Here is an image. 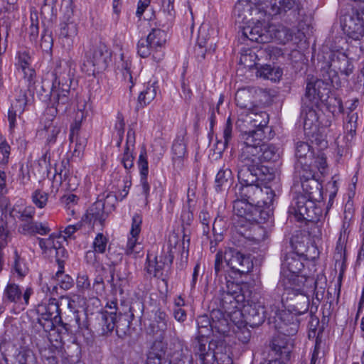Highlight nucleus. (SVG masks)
Here are the masks:
<instances>
[{
	"label": "nucleus",
	"mask_w": 364,
	"mask_h": 364,
	"mask_svg": "<svg viewBox=\"0 0 364 364\" xmlns=\"http://www.w3.org/2000/svg\"><path fill=\"white\" fill-rule=\"evenodd\" d=\"M75 65L72 60H59L52 73L53 77L50 91L51 107L46 110L43 122V128L41 134H43L48 145L56 142L61 127L59 120L54 114H64L71 105L73 94L70 85Z\"/></svg>",
	"instance_id": "f257e3e1"
},
{
	"label": "nucleus",
	"mask_w": 364,
	"mask_h": 364,
	"mask_svg": "<svg viewBox=\"0 0 364 364\" xmlns=\"http://www.w3.org/2000/svg\"><path fill=\"white\" fill-rule=\"evenodd\" d=\"M316 282L314 277H296L284 280V286H277L274 299L284 296V301H290L288 309L298 316L307 312L309 307V294L314 293Z\"/></svg>",
	"instance_id": "f03ea898"
},
{
	"label": "nucleus",
	"mask_w": 364,
	"mask_h": 364,
	"mask_svg": "<svg viewBox=\"0 0 364 364\" xmlns=\"http://www.w3.org/2000/svg\"><path fill=\"white\" fill-rule=\"evenodd\" d=\"M329 89L328 84L322 80L316 79L307 83L306 93L302 99L305 105L302 111L304 116V129L307 134L317 131L318 127V117L314 107L319 101H325L328 98Z\"/></svg>",
	"instance_id": "7ed1b4c3"
},
{
	"label": "nucleus",
	"mask_w": 364,
	"mask_h": 364,
	"mask_svg": "<svg viewBox=\"0 0 364 364\" xmlns=\"http://www.w3.org/2000/svg\"><path fill=\"white\" fill-rule=\"evenodd\" d=\"M252 25L250 24L243 28L242 36L251 41L265 43L275 38L282 43L290 40L291 33L290 30L283 26L277 28L269 25V17L257 15V17L251 18Z\"/></svg>",
	"instance_id": "20e7f679"
},
{
	"label": "nucleus",
	"mask_w": 364,
	"mask_h": 364,
	"mask_svg": "<svg viewBox=\"0 0 364 364\" xmlns=\"http://www.w3.org/2000/svg\"><path fill=\"white\" fill-rule=\"evenodd\" d=\"M264 134L259 131H250L245 135L244 143L240 150L244 153L245 162L251 159L257 160V164L264 166L262 162L276 161L279 159V149L272 144L262 142Z\"/></svg>",
	"instance_id": "39448f33"
},
{
	"label": "nucleus",
	"mask_w": 364,
	"mask_h": 364,
	"mask_svg": "<svg viewBox=\"0 0 364 364\" xmlns=\"http://www.w3.org/2000/svg\"><path fill=\"white\" fill-rule=\"evenodd\" d=\"M228 267L232 272L240 275L249 273L253 268L251 257L233 248H229L224 252L219 251L215 255V273L218 276Z\"/></svg>",
	"instance_id": "423d86ee"
},
{
	"label": "nucleus",
	"mask_w": 364,
	"mask_h": 364,
	"mask_svg": "<svg viewBox=\"0 0 364 364\" xmlns=\"http://www.w3.org/2000/svg\"><path fill=\"white\" fill-rule=\"evenodd\" d=\"M284 303V296H282L280 299H274V303L269 304L270 317L275 328L280 333L287 336H294L299 328L298 315L294 314L291 310L282 309Z\"/></svg>",
	"instance_id": "0eeeda50"
},
{
	"label": "nucleus",
	"mask_w": 364,
	"mask_h": 364,
	"mask_svg": "<svg viewBox=\"0 0 364 364\" xmlns=\"http://www.w3.org/2000/svg\"><path fill=\"white\" fill-rule=\"evenodd\" d=\"M36 312L38 315V323L46 331L53 329L55 324L61 326L68 331V324L62 320L59 304L56 299H44L36 306Z\"/></svg>",
	"instance_id": "6e6552de"
},
{
	"label": "nucleus",
	"mask_w": 364,
	"mask_h": 364,
	"mask_svg": "<svg viewBox=\"0 0 364 364\" xmlns=\"http://www.w3.org/2000/svg\"><path fill=\"white\" fill-rule=\"evenodd\" d=\"M237 197L250 203L259 210L269 208L273 203L275 193L269 186L263 188L258 183L245 186H239Z\"/></svg>",
	"instance_id": "1a4fd4ad"
},
{
	"label": "nucleus",
	"mask_w": 364,
	"mask_h": 364,
	"mask_svg": "<svg viewBox=\"0 0 364 364\" xmlns=\"http://www.w3.org/2000/svg\"><path fill=\"white\" fill-rule=\"evenodd\" d=\"M244 153L240 150L237 159V178L240 182V186H250L257 183L259 181V177L268 171L267 166H259L257 164V160L251 159V162H245L243 159Z\"/></svg>",
	"instance_id": "9d476101"
},
{
	"label": "nucleus",
	"mask_w": 364,
	"mask_h": 364,
	"mask_svg": "<svg viewBox=\"0 0 364 364\" xmlns=\"http://www.w3.org/2000/svg\"><path fill=\"white\" fill-rule=\"evenodd\" d=\"M0 350L6 364H36V358L31 350L25 348L17 349L11 342L2 341Z\"/></svg>",
	"instance_id": "9b49d317"
},
{
	"label": "nucleus",
	"mask_w": 364,
	"mask_h": 364,
	"mask_svg": "<svg viewBox=\"0 0 364 364\" xmlns=\"http://www.w3.org/2000/svg\"><path fill=\"white\" fill-rule=\"evenodd\" d=\"M218 340L210 338L207 336H198L195 346L196 355L198 356L201 361V364H212L214 361H218Z\"/></svg>",
	"instance_id": "f8f14e48"
},
{
	"label": "nucleus",
	"mask_w": 364,
	"mask_h": 364,
	"mask_svg": "<svg viewBox=\"0 0 364 364\" xmlns=\"http://www.w3.org/2000/svg\"><path fill=\"white\" fill-rule=\"evenodd\" d=\"M304 263L301 260V256L294 252L287 253L283 258L282 262V278L277 286H284V280L296 277H306L300 275V272L304 268Z\"/></svg>",
	"instance_id": "ddd939ff"
},
{
	"label": "nucleus",
	"mask_w": 364,
	"mask_h": 364,
	"mask_svg": "<svg viewBox=\"0 0 364 364\" xmlns=\"http://www.w3.org/2000/svg\"><path fill=\"white\" fill-rule=\"evenodd\" d=\"M270 314L271 311H267L264 304L259 301H248L243 306L241 311V316H244L246 322L252 327L261 325L267 317L269 320L272 319Z\"/></svg>",
	"instance_id": "4468645a"
},
{
	"label": "nucleus",
	"mask_w": 364,
	"mask_h": 364,
	"mask_svg": "<svg viewBox=\"0 0 364 364\" xmlns=\"http://www.w3.org/2000/svg\"><path fill=\"white\" fill-rule=\"evenodd\" d=\"M315 204L306 196L299 195L294 198L289 208V213L294 216L298 221L312 220L314 219Z\"/></svg>",
	"instance_id": "2eb2a0df"
},
{
	"label": "nucleus",
	"mask_w": 364,
	"mask_h": 364,
	"mask_svg": "<svg viewBox=\"0 0 364 364\" xmlns=\"http://www.w3.org/2000/svg\"><path fill=\"white\" fill-rule=\"evenodd\" d=\"M259 9L269 17L285 13L298 6V0H258Z\"/></svg>",
	"instance_id": "dca6fc26"
},
{
	"label": "nucleus",
	"mask_w": 364,
	"mask_h": 364,
	"mask_svg": "<svg viewBox=\"0 0 364 364\" xmlns=\"http://www.w3.org/2000/svg\"><path fill=\"white\" fill-rule=\"evenodd\" d=\"M342 30L346 36L355 41H358L364 36V25L358 16L352 14L343 15L341 18Z\"/></svg>",
	"instance_id": "f3484780"
},
{
	"label": "nucleus",
	"mask_w": 364,
	"mask_h": 364,
	"mask_svg": "<svg viewBox=\"0 0 364 364\" xmlns=\"http://www.w3.org/2000/svg\"><path fill=\"white\" fill-rule=\"evenodd\" d=\"M33 293L32 288L27 287L23 291L19 285L9 282L4 291V299L17 304L28 305L31 295Z\"/></svg>",
	"instance_id": "a211bd4d"
},
{
	"label": "nucleus",
	"mask_w": 364,
	"mask_h": 364,
	"mask_svg": "<svg viewBox=\"0 0 364 364\" xmlns=\"http://www.w3.org/2000/svg\"><path fill=\"white\" fill-rule=\"evenodd\" d=\"M233 212L238 217L243 218L247 221H257L258 217L262 218L263 210H259L250 203L237 197L233 202Z\"/></svg>",
	"instance_id": "6ab92c4d"
},
{
	"label": "nucleus",
	"mask_w": 364,
	"mask_h": 364,
	"mask_svg": "<svg viewBox=\"0 0 364 364\" xmlns=\"http://www.w3.org/2000/svg\"><path fill=\"white\" fill-rule=\"evenodd\" d=\"M110 58V54L107 50L106 47L103 45L99 46L90 48L85 53L86 62L83 65H92L97 67L98 69H105L108 63Z\"/></svg>",
	"instance_id": "aec40b11"
},
{
	"label": "nucleus",
	"mask_w": 364,
	"mask_h": 364,
	"mask_svg": "<svg viewBox=\"0 0 364 364\" xmlns=\"http://www.w3.org/2000/svg\"><path fill=\"white\" fill-rule=\"evenodd\" d=\"M245 124L247 129L245 131L243 134V139L245 135L250 131H262V128L265 127L269 122V115L265 112H255L253 109L246 114L244 117L240 119Z\"/></svg>",
	"instance_id": "412c9836"
},
{
	"label": "nucleus",
	"mask_w": 364,
	"mask_h": 364,
	"mask_svg": "<svg viewBox=\"0 0 364 364\" xmlns=\"http://www.w3.org/2000/svg\"><path fill=\"white\" fill-rule=\"evenodd\" d=\"M258 0L252 1L240 0L234 8V15L241 19L242 22L250 21L251 16L257 17V15L264 16L263 9H259Z\"/></svg>",
	"instance_id": "4be33fe9"
},
{
	"label": "nucleus",
	"mask_w": 364,
	"mask_h": 364,
	"mask_svg": "<svg viewBox=\"0 0 364 364\" xmlns=\"http://www.w3.org/2000/svg\"><path fill=\"white\" fill-rule=\"evenodd\" d=\"M330 68L346 77L353 73L354 66L346 53L336 51L331 55Z\"/></svg>",
	"instance_id": "5701e85b"
},
{
	"label": "nucleus",
	"mask_w": 364,
	"mask_h": 364,
	"mask_svg": "<svg viewBox=\"0 0 364 364\" xmlns=\"http://www.w3.org/2000/svg\"><path fill=\"white\" fill-rule=\"evenodd\" d=\"M81 123L74 122L70 126V133L69 136L70 142H75L73 156L77 159L82 156L84 149L87 143L86 135L81 132Z\"/></svg>",
	"instance_id": "b1692460"
},
{
	"label": "nucleus",
	"mask_w": 364,
	"mask_h": 364,
	"mask_svg": "<svg viewBox=\"0 0 364 364\" xmlns=\"http://www.w3.org/2000/svg\"><path fill=\"white\" fill-rule=\"evenodd\" d=\"M16 66L18 70H21L23 77L28 81H31L35 77V70L31 67V55L30 51L26 48L19 50L16 55Z\"/></svg>",
	"instance_id": "393cba45"
},
{
	"label": "nucleus",
	"mask_w": 364,
	"mask_h": 364,
	"mask_svg": "<svg viewBox=\"0 0 364 364\" xmlns=\"http://www.w3.org/2000/svg\"><path fill=\"white\" fill-rule=\"evenodd\" d=\"M243 300L244 296L242 294H221V306L231 320L232 314L236 318L241 316V311L239 310L238 306Z\"/></svg>",
	"instance_id": "a878e982"
},
{
	"label": "nucleus",
	"mask_w": 364,
	"mask_h": 364,
	"mask_svg": "<svg viewBox=\"0 0 364 364\" xmlns=\"http://www.w3.org/2000/svg\"><path fill=\"white\" fill-rule=\"evenodd\" d=\"M72 12L69 11L67 16L65 17V21L60 24V36L61 38L66 41L68 46L73 43V39L77 35V24L71 17Z\"/></svg>",
	"instance_id": "bb28decb"
},
{
	"label": "nucleus",
	"mask_w": 364,
	"mask_h": 364,
	"mask_svg": "<svg viewBox=\"0 0 364 364\" xmlns=\"http://www.w3.org/2000/svg\"><path fill=\"white\" fill-rule=\"evenodd\" d=\"M138 166L140 171V184L142 190V193L144 195L145 198L147 199V198L149 196L150 186L147 180L149 166L146 151L144 149L141 151L138 160Z\"/></svg>",
	"instance_id": "cd10ccee"
},
{
	"label": "nucleus",
	"mask_w": 364,
	"mask_h": 364,
	"mask_svg": "<svg viewBox=\"0 0 364 364\" xmlns=\"http://www.w3.org/2000/svg\"><path fill=\"white\" fill-rule=\"evenodd\" d=\"M109 214L108 210H105V203L99 200L94 203L90 208L87 210L86 217L94 223L99 222L101 225L103 224Z\"/></svg>",
	"instance_id": "c85d7f7f"
},
{
	"label": "nucleus",
	"mask_w": 364,
	"mask_h": 364,
	"mask_svg": "<svg viewBox=\"0 0 364 364\" xmlns=\"http://www.w3.org/2000/svg\"><path fill=\"white\" fill-rule=\"evenodd\" d=\"M255 66L257 69V76L274 82L279 81L283 75V71L279 67L267 64L262 65L258 63H255Z\"/></svg>",
	"instance_id": "c756f323"
},
{
	"label": "nucleus",
	"mask_w": 364,
	"mask_h": 364,
	"mask_svg": "<svg viewBox=\"0 0 364 364\" xmlns=\"http://www.w3.org/2000/svg\"><path fill=\"white\" fill-rule=\"evenodd\" d=\"M295 156L301 166L310 167L312 164L313 152L307 142L298 141L296 144Z\"/></svg>",
	"instance_id": "7c9ffc66"
},
{
	"label": "nucleus",
	"mask_w": 364,
	"mask_h": 364,
	"mask_svg": "<svg viewBox=\"0 0 364 364\" xmlns=\"http://www.w3.org/2000/svg\"><path fill=\"white\" fill-rule=\"evenodd\" d=\"M253 88H244L237 90L235 94V102L238 107L247 109L248 112L254 109Z\"/></svg>",
	"instance_id": "2f4dec72"
},
{
	"label": "nucleus",
	"mask_w": 364,
	"mask_h": 364,
	"mask_svg": "<svg viewBox=\"0 0 364 364\" xmlns=\"http://www.w3.org/2000/svg\"><path fill=\"white\" fill-rule=\"evenodd\" d=\"M121 60L122 62L120 67L122 74V80L131 91L135 84L137 75L134 73L132 70V63L129 58L126 59L125 57L122 55Z\"/></svg>",
	"instance_id": "473e14b6"
},
{
	"label": "nucleus",
	"mask_w": 364,
	"mask_h": 364,
	"mask_svg": "<svg viewBox=\"0 0 364 364\" xmlns=\"http://www.w3.org/2000/svg\"><path fill=\"white\" fill-rule=\"evenodd\" d=\"M168 316L164 311H158L155 314L154 319L149 324L150 333L154 335L159 334L162 336L168 327Z\"/></svg>",
	"instance_id": "72a5a7b5"
},
{
	"label": "nucleus",
	"mask_w": 364,
	"mask_h": 364,
	"mask_svg": "<svg viewBox=\"0 0 364 364\" xmlns=\"http://www.w3.org/2000/svg\"><path fill=\"white\" fill-rule=\"evenodd\" d=\"M117 314L115 312H102L97 318L98 324L101 326L100 334L107 335L115 327Z\"/></svg>",
	"instance_id": "f704fd0d"
},
{
	"label": "nucleus",
	"mask_w": 364,
	"mask_h": 364,
	"mask_svg": "<svg viewBox=\"0 0 364 364\" xmlns=\"http://www.w3.org/2000/svg\"><path fill=\"white\" fill-rule=\"evenodd\" d=\"M232 171L229 167L223 166L218 172L215 180V188L217 191H221L229 187L232 181Z\"/></svg>",
	"instance_id": "c9c22d12"
},
{
	"label": "nucleus",
	"mask_w": 364,
	"mask_h": 364,
	"mask_svg": "<svg viewBox=\"0 0 364 364\" xmlns=\"http://www.w3.org/2000/svg\"><path fill=\"white\" fill-rule=\"evenodd\" d=\"M186 132L181 131L176 136L172 145L173 159H182L186 154Z\"/></svg>",
	"instance_id": "e433bc0d"
},
{
	"label": "nucleus",
	"mask_w": 364,
	"mask_h": 364,
	"mask_svg": "<svg viewBox=\"0 0 364 364\" xmlns=\"http://www.w3.org/2000/svg\"><path fill=\"white\" fill-rule=\"evenodd\" d=\"M186 236L183 235L182 242L178 241V236L172 234L168 238V253L171 259L177 251L183 254L185 251L188 252L189 246V239H186Z\"/></svg>",
	"instance_id": "4c0bfd02"
},
{
	"label": "nucleus",
	"mask_w": 364,
	"mask_h": 364,
	"mask_svg": "<svg viewBox=\"0 0 364 364\" xmlns=\"http://www.w3.org/2000/svg\"><path fill=\"white\" fill-rule=\"evenodd\" d=\"M157 88L155 83L147 85L138 97L137 109L144 108L154 100L156 96Z\"/></svg>",
	"instance_id": "58836bf2"
},
{
	"label": "nucleus",
	"mask_w": 364,
	"mask_h": 364,
	"mask_svg": "<svg viewBox=\"0 0 364 364\" xmlns=\"http://www.w3.org/2000/svg\"><path fill=\"white\" fill-rule=\"evenodd\" d=\"M166 37V33L159 28L152 29L151 32L147 36L151 45H152L157 53L165 45Z\"/></svg>",
	"instance_id": "ea45409f"
},
{
	"label": "nucleus",
	"mask_w": 364,
	"mask_h": 364,
	"mask_svg": "<svg viewBox=\"0 0 364 364\" xmlns=\"http://www.w3.org/2000/svg\"><path fill=\"white\" fill-rule=\"evenodd\" d=\"M137 52L142 58H146L150 55H153V58L156 60H160L162 55L157 54L154 48L151 45L148 38H141L137 44Z\"/></svg>",
	"instance_id": "a19ab883"
},
{
	"label": "nucleus",
	"mask_w": 364,
	"mask_h": 364,
	"mask_svg": "<svg viewBox=\"0 0 364 364\" xmlns=\"http://www.w3.org/2000/svg\"><path fill=\"white\" fill-rule=\"evenodd\" d=\"M79 199V197L73 193H66L60 198V201L68 212V215L74 217L77 212Z\"/></svg>",
	"instance_id": "79ce46f5"
},
{
	"label": "nucleus",
	"mask_w": 364,
	"mask_h": 364,
	"mask_svg": "<svg viewBox=\"0 0 364 364\" xmlns=\"http://www.w3.org/2000/svg\"><path fill=\"white\" fill-rule=\"evenodd\" d=\"M59 237L51 235L48 238H38L39 241V246L45 254L52 257L53 251L58 245H60V242L58 241Z\"/></svg>",
	"instance_id": "37998d69"
},
{
	"label": "nucleus",
	"mask_w": 364,
	"mask_h": 364,
	"mask_svg": "<svg viewBox=\"0 0 364 364\" xmlns=\"http://www.w3.org/2000/svg\"><path fill=\"white\" fill-rule=\"evenodd\" d=\"M232 123L230 119V117H228L223 129V141H218L216 144V149L218 151L219 154H221L227 148L228 144L230 143L232 137Z\"/></svg>",
	"instance_id": "c03bdc74"
},
{
	"label": "nucleus",
	"mask_w": 364,
	"mask_h": 364,
	"mask_svg": "<svg viewBox=\"0 0 364 364\" xmlns=\"http://www.w3.org/2000/svg\"><path fill=\"white\" fill-rule=\"evenodd\" d=\"M148 264L146 266L147 272L149 274L154 275L156 277H160L162 275V270L164 267V262L158 260L157 257L154 256L151 260V255H147Z\"/></svg>",
	"instance_id": "a18cd8bd"
},
{
	"label": "nucleus",
	"mask_w": 364,
	"mask_h": 364,
	"mask_svg": "<svg viewBox=\"0 0 364 364\" xmlns=\"http://www.w3.org/2000/svg\"><path fill=\"white\" fill-rule=\"evenodd\" d=\"M197 324L198 327L199 336H208L209 333L213 331L212 321L210 317L206 315H201L197 318Z\"/></svg>",
	"instance_id": "49530a36"
},
{
	"label": "nucleus",
	"mask_w": 364,
	"mask_h": 364,
	"mask_svg": "<svg viewBox=\"0 0 364 364\" xmlns=\"http://www.w3.org/2000/svg\"><path fill=\"white\" fill-rule=\"evenodd\" d=\"M13 269L18 277L22 278L26 276L28 273V269L24 262V259L21 258L17 251L14 252V261L13 264Z\"/></svg>",
	"instance_id": "de8ad7c7"
},
{
	"label": "nucleus",
	"mask_w": 364,
	"mask_h": 364,
	"mask_svg": "<svg viewBox=\"0 0 364 364\" xmlns=\"http://www.w3.org/2000/svg\"><path fill=\"white\" fill-rule=\"evenodd\" d=\"M28 102L27 90L18 87L15 90V101L12 105L18 107V111L23 112Z\"/></svg>",
	"instance_id": "09e8293b"
},
{
	"label": "nucleus",
	"mask_w": 364,
	"mask_h": 364,
	"mask_svg": "<svg viewBox=\"0 0 364 364\" xmlns=\"http://www.w3.org/2000/svg\"><path fill=\"white\" fill-rule=\"evenodd\" d=\"M130 321L127 316L120 315L115 321L116 333L120 338L124 337L129 330Z\"/></svg>",
	"instance_id": "8fccbe9b"
},
{
	"label": "nucleus",
	"mask_w": 364,
	"mask_h": 364,
	"mask_svg": "<svg viewBox=\"0 0 364 364\" xmlns=\"http://www.w3.org/2000/svg\"><path fill=\"white\" fill-rule=\"evenodd\" d=\"M55 279L58 283L60 288L68 290L73 286V279L68 274H65L63 269H58L55 274Z\"/></svg>",
	"instance_id": "3c124183"
},
{
	"label": "nucleus",
	"mask_w": 364,
	"mask_h": 364,
	"mask_svg": "<svg viewBox=\"0 0 364 364\" xmlns=\"http://www.w3.org/2000/svg\"><path fill=\"white\" fill-rule=\"evenodd\" d=\"M138 236L131 235L129 237L126 247L127 255L135 256L142 250V245L138 242Z\"/></svg>",
	"instance_id": "603ef678"
},
{
	"label": "nucleus",
	"mask_w": 364,
	"mask_h": 364,
	"mask_svg": "<svg viewBox=\"0 0 364 364\" xmlns=\"http://www.w3.org/2000/svg\"><path fill=\"white\" fill-rule=\"evenodd\" d=\"M32 202L38 208H43L48 200V194L42 190L37 189L32 193Z\"/></svg>",
	"instance_id": "864d4df0"
},
{
	"label": "nucleus",
	"mask_w": 364,
	"mask_h": 364,
	"mask_svg": "<svg viewBox=\"0 0 364 364\" xmlns=\"http://www.w3.org/2000/svg\"><path fill=\"white\" fill-rule=\"evenodd\" d=\"M259 55L261 56L264 55L267 58L274 61L277 60L279 57L282 56L283 52L279 48L272 46H267L265 49L259 51Z\"/></svg>",
	"instance_id": "5fc2aeb1"
},
{
	"label": "nucleus",
	"mask_w": 364,
	"mask_h": 364,
	"mask_svg": "<svg viewBox=\"0 0 364 364\" xmlns=\"http://www.w3.org/2000/svg\"><path fill=\"white\" fill-rule=\"evenodd\" d=\"M108 239L102 233L97 234L94 242L92 243V247L95 252L100 254H103L106 251Z\"/></svg>",
	"instance_id": "6e6d98bb"
},
{
	"label": "nucleus",
	"mask_w": 364,
	"mask_h": 364,
	"mask_svg": "<svg viewBox=\"0 0 364 364\" xmlns=\"http://www.w3.org/2000/svg\"><path fill=\"white\" fill-rule=\"evenodd\" d=\"M273 348L279 355V358L277 359L280 360L281 363H285L286 361L290 360L291 358V350L288 346H281L279 345L273 343Z\"/></svg>",
	"instance_id": "4d7b16f0"
},
{
	"label": "nucleus",
	"mask_w": 364,
	"mask_h": 364,
	"mask_svg": "<svg viewBox=\"0 0 364 364\" xmlns=\"http://www.w3.org/2000/svg\"><path fill=\"white\" fill-rule=\"evenodd\" d=\"M76 287L80 293L90 289V281L86 274H79L76 280Z\"/></svg>",
	"instance_id": "13d9d810"
},
{
	"label": "nucleus",
	"mask_w": 364,
	"mask_h": 364,
	"mask_svg": "<svg viewBox=\"0 0 364 364\" xmlns=\"http://www.w3.org/2000/svg\"><path fill=\"white\" fill-rule=\"evenodd\" d=\"M207 49L208 42L199 36L198 40V46L195 48V54L199 61L205 58Z\"/></svg>",
	"instance_id": "bf43d9fd"
},
{
	"label": "nucleus",
	"mask_w": 364,
	"mask_h": 364,
	"mask_svg": "<svg viewBox=\"0 0 364 364\" xmlns=\"http://www.w3.org/2000/svg\"><path fill=\"white\" fill-rule=\"evenodd\" d=\"M133 151L129 149H124L121 162L125 169H130L134 166V156H133Z\"/></svg>",
	"instance_id": "052dcab7"
},
{
	"label": "nucleus",
	"mask_w": 364,
	"mask_h": 364,
	"mask_svg": "<svg viewBox=\"0 0 364 364\" xmlns=\"http://www.w3.org/2000/svg\"><path fill=\"white\" fill-rule=\"evenodd\" d=\"M31 24L29 27V33L31 40H36L38 35V13L31 14Z\"/></svg>",
	"instance_id": "680f3d73"
},
{
	"label": "nucleus",
	"mask_w": 364,
	"mask_h": 364,
	"mask_svg": "<svg viewBox=\"0 0 364 364\" xmlns=\"http://www.w3.org/2000/svg\"><path fill=\"white\" fill-rule=\"evenodd\" d=\"M211 326H212L213 331L215 330V331H217L220 334H225L229 330L228 319L225 316L223 318H221L220 320H219L215 323H212Z\"/></svg>",
	"instance_id": "e2e57ef3"
},
{
	"label": "nucleus",
	"mask_w": 364,
	"mask_h": 364,
	"mask_svg": "<svg viewBox=\"0 0 364 364\" xmlns=\"http://www.w3.org/2000/svg\"><path fill=\"white\" fill-rule=\"evenodd\" d=\"M235 331L236 337L242 343L245 344L250 341L252 334H251V331L247 327L237 326V329L235 330Z\"/></svg>",
	"instance_id": "0e129e2a"
},
{
	"label": "nucleus",
	"mask_w": 364,
	"mask_h": 364,
	"mask_svg": "<svg viewBox=\"0 0 364 364\" xmlns=\"http://www.w3.org/2000/svg\"><path fill=\"white\" fill-rule=\"evenodd\" d=\"M55 256V261L58 264L60 269H63L64 267V258L66 257V250L63 247H62L61 243L53 251V256Z\"/></svg>",
	"instance_id": "69168bd1"
},
{
	"label": "nucleus",
	"mask_w": 364,
	"mask_h": 364,
	"mask_svg": "<svg viewBox=\"0 0 364 364\" xmlns=\"http://www.w3.org/2000/svg\"><path fill=\"white\" fill-rule=\"evenodd\" d=\"M18 213L19 215H17V218L21 221V223H24L33 219L36 211L33 207L27 206L22 211L18 212Z\"/></svg>",
	"instance_id": "338daca9"
},
{
	"label": "nucleus",
	"mask_w": 364,
	"mask_h": 364,
	"mask_svg": "<svg viewBox=\"0 0 364 364\" xmlns=\"http://www.w3.org/2000/svg\"><path fill=\"white\" fill-rule=\"evenodd\" d=\"M132 228L130 230L131 235H139L141 232V225L142 218L140 215L136 213L133 215L132 220Z\"/></svg>",
	"instance_id": "774afa93"
}]
</instances>
